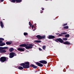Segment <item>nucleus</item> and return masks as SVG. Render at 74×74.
<instances>
[{
    "label": "nucleus",
    "instance_id": "423d86ee",
    "mask_svg": "<svg viewBox=\"0 0 74 74\" xmlns=\"http://www.w3.org/2000/svg\"><path fill=\"white\" fill-rule=\"evenodd\" d=\"M16 56V53L12 52L10 53L9 57L10 58H14V56Z\"/></svg>",
    "mask_w": 74,
    "mask_h": 74
},
{
    "label": "nucleus",
    "instance_id": "20e7f679",
    "mask_svg": "<svg viewBox=\"0 0 74 74\" xmlns=\"http://www.w3.org/2000/svg\"><path fill=\"white\" fill-rule=\"evenodd\" d=\"M8 47H0V53H5L6 51L5 49H7Z\"/></svg>",
    "mask_w": 74,
    "mask_h": 74
},
{
    "label": "nucleus",
    "instance_id": "0eeeda50",
    "mask_svg": "<svg viewBox=\"0 0 74 74\" xmlns=\"http://www.w3.org/2000/svg\"><path fill=\"white\" fill-rule=\"evenodd\" d=\"M7 61V58L5 57H2L0 58V62H5Z\"/></svg>",
    "mask_w": 74,
    "mask_h": 74
},
{
    "label": "nucleus",
    "instance_id": "cd10ccee",
    "mask_svg": "<svg viewBox=\"0 0 74 74\" xmlns=\"http://www.w3.org/2000/svg\"><path fill=\"white\" fill-rule=\"evenodd\" d=\"M24 36H27V35H28V34L27 33L24 32Z\"/></svg>",
    "mask_w": 74,
    "mask_h": 74
},
{
    "label": "nucleus",
    "instance_id": "f257e3e1",
    "mask_svg": "<svg viewBox=\"0 0 74 74\" xmlns=\"http://www.w3.org/2000/svg\"><path fill=\"white\" fill-rule=\"evenodd\" d=\"M29 64V62H25V65L24 66V69H29V68H30V67H32L33 69H35L38 68L37 66L34 65V64H31L30 66Z\"/></svg>",
    "mask_w": 74,
    "mask_h": 74
},
{
    "label": "nucleus",
    "instance_id": "393cba45",
    "mask_svg": "<svg viewBox=\"0 0 74 74\" xmlns=\"http://www.w3.org/2000/svg\"><path fill=\"white\" fill-rule=\"evenodd\" d=\"M63 28L64 29H69V26H66L64 27H63Z\"/></svg>",
    "mask_w": 74,
    "mask_h": 74
},
{
    "label": "nucleus",
    "instance_id": "7c9ffc66",
    "mask_svg": "<svg viewBox=\"0 0 74 74\" xmlns=\"http://www.w3.org/2000/svg\"><path fill=\"white\" fill-rule=\"evenodd\" d=\"M63 36V35L61 34H59V36Z\"/></svg>",
    "mask_w": 74,
    "mask_h": 74
},
{
    "label": "nucleus",
    "instance_id": "9d476101",
    "mask_svg": "<svg viewBox=\"0 0 74 74\" xmlns=\"http://www.w3.org/2000/svg\"><path fill=\"white\" fill-rule=\"evenodd\" d=\"M39 62L40 63H42V64H47V61L45 60L40 61Z\"/></svg>",
    "mask_w": 74,
    "mask_h": 74
},
{
    "label": "nucleus",
    "instance_id": "4468645a",
    "mask_svg": "<svg viewBox=\"0 0 74 74\" xmlns=\"http://www.w3.org/2000/svg\"><path fill=\"white\" fill-rule=\"evenodd\" d=\"M29 25H30V27H32V29H33L34 27V25H32V24L30 23V22H29Z\"/></svg>",
    "mask_w": 74,
    "mask_h": 74
},
{
    "label": "nucleus",
    "instance_id": "6e6552de",
    "mask_svg": "<svg viewBox=\"0 0 74 74\" xmlns=\"http://www.w3.org/2000/svg\"><path fill=\"white\" fill-rule=\"evenodd\" d=\"M36 37L38 38V40H41L42 39H44V38H45V36H41L40 35H38L36 36Z\"/></svg>",
    "mask_w": 74,
    "mask_h": 74
},
{
    "label": "nucleus",
    "instance_id": "6ab92c4d",
    "mask_svg": "<svg viewBox=\"0 0 74 74\" xmlns=\"http://www.w3.org/2000/svg\"><path fill=\"white\" fill-rule=\"evenodd\" d=\"M18 69L19 70H23V69H24V68H23L21 66H19L18 67Z\"/></svg>",
    "mask_w": 74,
    "mask_h": 74
},
{
    "label": "nucleus",
    "instance_id": "2f4dec72",
    "mask_svg": "<svg viewBox=\"0 0 74 74\" xmlns=\"http://www.w3.org/2000/svg\"><path fill=\"white\" fill-rule=\"evenodd\" d=\"M34 29H34V30H33V31H35V30H36V27H34Z\"/></svg>",
    "mask_w": 74,
    "mask_h": 74
},
{
    "label": "nucleus",
    "instance_id": "c756f323",
    "mask_svg": "<svg viewBox=\"0 0 74 74\" xmlns=\"http://www.w3.org/2000/svg\"><path fill=\"white\" fill-rule=\"evenodd\" d=\"M39 51H42V49H41V48H39Z\"/></svg>",
    "mask_w": 74,
    "mask_h": 74
},
{
    "label": "nucleus",
    "instance_id": "f8f14e48",
    "mask_svg": "<svg viewBox=\"0 0 74 74\" xmlns=\"http://www.w3.org/2000/svg\"><path fill=\"white\" fill-rule=\"evenodd\" d=\"M18 51H20V52H23L25 51V50L23 49H22L21 48H19L18 49Z\"/></svg>",
    "mask_w": 74,
    "mask_h": 74
},
{
    "label": "nucleus",
    "instance_id": "f03ea898",
    "mask_svg": "<svg viewBox=\"0 0 74 74\" xmlns=\"http://www.w3.org/2000/svg\"><path fill=\"white\" fill-rule=\"evenodd\" d=\"M55 41L57 42H60V43H63L64 44H65V45H69V44H70V42L67 41H66L65 42H64V41L60 38H57L56 39Z\"/></svg>",
    "mask_w": 74,
    "mask_h": 74
},
{
    "label": "nucleus",
    "instance_id": "ddd939ff",
    "mask_svg": "<svg viewBox=\"0 0 74 74\" xmlns=\"http://www.w3.org/2000/svg\"><path fill=\"white\" fill-rule=\"evenodd\" d=\"M0 25L1 28H3L4 27V24H3V23L2 21H1L0 22Z\"/></svg>",
    "mask_w": 74,
    "mask_h": 74
},
{
    "label": "nucleus",
    "instance_id": "f704fd0d",
    "mask_svg": "<svg viewBox=\"0 0 74 74\" xmlns=\"http://www.w3.org/2000/svg\"><path fill=\"white\" fill-rule=\"evenodd\" d=\"M42 10L43 11L44 10V8H42Z\"/></svg>",
    "mask_w": 74,
    "mask_h": 74
},
{
    "label": "nucleus",
    "instance_id": "4be33fe9",
    "mask_svg": "<svg viewBox=\"0 0 74 74\" xmlns=\"http://www.w3.org/2000/svg\"><path fill=\"white\" fill-rule=\"evenodd\" d=\"M26 45L27 46H34V45L32 44H26Z\"/></svg>",
    "mask_w": 74,
    "mask_h": 74
},
{
    "label": "nucleus",
    "instance_id": "2eb2a0df",
    "mask_svg": "<svg viewBox=\"0 0 74 74\" xmlns=\"http://www.w3.org/2000/svg\"><path fill=\"white\" fill-rule=\"evenodd\" d=\"M34 42H37L38 43H40V42H41V40H34Z\"/></svg>",
    "mask_w": 74,
    "mask_h": 74
},
{
    "label": "nucleus",
    "instance_id": "f3484780",
    "mask_svg": "<svg viewBox=\"0 0 74 74\" xmlns=\"http://www.w3.org/2000/svg\"><path fill=\"white\" fill-rule=\"evenodd\" d=\"M25 65V63H21L20 64L21 66H23V68H24V66Z\"/></svg>",
    "mask_w": 74,
    "mask_h": 74
},
{
    "label": "nucleus",
    "instance_id": "39448f33",
    "mask_svg": "<svg viewBox=\"0 0 74 74\" xmlns=\"http://www.w3.org/2000/svg\"><path fill=\"white\" fill-rule=\"evenodd\" d=\"M4 40V39L3 38H0V46L1 47H2L5 45V43L4 42L3 43V41Z\"/></svg>",
    "mask_w": 74,
    "mask_h": 74
},
{
    "label": "nucleus",
    "instance_id": "c85d7f7f",
    "mask_svg": "<svg viewBox=\"0 0 74 74\" xmlns=\"http://www.w3.org/2000/svg\"><path fill=\"white\" fill-rule=\"evenodd\" d=\"M67 25V23H66L65 24H64V25H63V26H66Z\"/></svg>",
    "mask_w": 74,
    "mask_h": 74
},
{
    "label": "nucleus",
    "instance_id": "b1692460",
    "mask_svg": "<svg viewBox=\"0 0 74 74\" xmlns=\"http://www.w3.org/2000/svg\"><path fill=\"white\" fill-rule=\"evenodd\" d=\"M42 49L44 50H45L46 49V46L44 45L42 46Z\"/></svg>",
    "mask_w": 74,
    "mask_h": 74
},
{
    "label": "nucleus",
    "instance_id": "4c0bfd02",
    "mask_svg": "<svg viewBox=\"0 0 74 74\" xmlns=\"http://www.w3.org/2000/svg\"><path fill=\"white\" fill-rule=\"evenodd\" d=\"M3 20H5V19H3Z\"/></svg>",
    "mask_w": 74,
    "mask_h": 74
},
{
    "label": "nucleus",
    "instance_id": "bb28decb",
    "mask_svg": "<svg viewBox=\"0 0 74 74\" xmlns=\"http://www.w3.org/2000/svg\"><path fill=\"white\" fill-rule=\"evenodd\" d=\"M61 34H63V35H65V34H67V32H63L62 33H61Z\"/></svg>",
    "mask_w": 74,
    "mask_h": 74
},
{
    "label": "nucleus",
    "instance_id": "9b49d317",
    "mask_svg": "<svg viewBox=\"0 0 74 74\" xmlns=\"http://www.w3.org/2000/svg\"><path fill=\"white\" fill-rule=\"evenodd\" d=\"M55 38V37L54 36L51 35L49 36V39H53Z\"/></svg>",
    "mask_w": 74,
    "mask_h": 74
},
{
    "label": "nucleus",
    "instance_id": "412c9836",
    "mask_svg": "<svg viewBox=\"0 0 74 74\" xmlns=\"http://www.w3.org/2000/svg\"><path fill=\"white\" fill-rule=\"evenodd\" d=\"M16 0H10V1L12 3H15L16 2Z\"/></svg>",
    "mask_w": 74,
    "mask_h": 74
},
{
    "label": "nucleus",
    "instance_id": "1a4fd4ad",
    "mask_svg": "<svg viewBox=\"0 0 74 74\" xmlns=\"http://www.w3.org/2000/svg\"><path fill=\"white\" fill-rule=\"evenodd\" d=\"M35 63L36 64V65L39 66V67H42V66H43V64L40 63H40L38 62H35Z\"/></svg>",
    "mask_w": 74,
    "mask_h": 74
},
{
    "label": "nucleus",
    "instance_id": "a878e982",
    "mask_svg": "<svg viewBox=\"0 0 74 74\" xmlns=\"http://www.w3.org/2000/svg\"><path fill=\"white\" fill-rule=\"evenodd\" d=\"M62 39L64 41H67V38H63Z\"/></svg>",
    "mask_w": 74,
    "mask_h": 74
},
{
    "label": "nucleus",
    "instance_id": "aec40b11",
    "mask_svg": "<svg viewBox=\"0 0 74 74\" xmlns=\"http://www.w3.org/2000/svg\"><path fill=\"white\" fill-rule=\"evenodd\" d=\"M65 37L66 38H69L70 37V35L69 34H67L65 35Z\"/></svg>",
    "mask_w": 74,
    "mask_h": 74
},
{
    "label": "nucleus",
    "instance_id": "473e14b6",
    "mask_svg": "<svg viewBox=\"0 0 74 74\" xmlns=\"http://www.w3.org/2000/svg\"><path fill=\"white\" fill-rule=\"evenodd\" d=\"M42 11L41 10L40 11V13H42L43 12V11L41 12Z\"/></svg>",
    "mask_w": 74,
    "mask_h": 74
},
{
    "label": "nucleus",
    "instance_id": "5701e85b",
    "mask_svg": "<svg viewBox=\"0 0 74 74\" xmlns=\"http://www.w3.org/2000/svg\"><path fill=\"white\" fill-rule=\"evenodd\" d=\"M21 2H22V0H17L16 2L17 3H21Z\"/></svg>",
    "mask_w": 74,
    "mask_h": 74
},
{
    "label": "nucleus",
    "instance_id": "72a5a7b5",
    "mask_svg": "<svg viewBox=\"0 0 74 74\" xmlns=\"http://www.w3.org/2000/svg\"><path fill=\"white\" fill-rule=\"evenodd\" d=\"M4 1V0H1V2H3Z\"/></svg>",
    "mask_w": 74,
    "mask_h": 74
},
{
    "label": "nucleus",
    "instance_id": "7ed1b4c3",
    "mask_svg": "<svg viewBox=\"0 0 74 74\" xmlns=\"http://www.w3.org/2000/svg\"><path fill=\"white\" fill-rule=\"evenodd\" d=\"M34 46H27L26 45V44H23L20 45L19 47H25L26 49H29L33 48V47Z\"/></svg>",
    "mask_w": 74,
    "mask_h": 74
},
{
    "label": "nucleus",
    "instance_id": "a211bd4d",
    "mask_svg": "<svg viewBox=\"0 0 74 74\" xmlns=\"http://www.w3.org/2000/svg\"><path fill=\"white\" fill-rule=\"evenodd\" d=\"M6 44L7 45H11L12 43L11 42H6Z\"/></svg>",
    "mask_w": 74,
    "mask_h": 74
},
{
    "label": "nucleus",
    "instance_id": "c9c22d12",
    "mask_svg": "<svg viewBox=\"0 0 74 74\" xmlns=\"http://www.w3.org/2000/svg\"><path fill=\"white\" fill-rule=\"evenodd\" d=\"M35 25L36 27H37V26H36V23L35 24Z\"/></svg>",
    "mask_w": 74,
    "mask_h": 74
},
{
    "label": "nucleus",
    "instance_id": "e433bc0d",
    "mask_svg": "<svg viewBox=\"0 0 74 74\" xmlns=\"http://www.w3.org/2000/svg\"><path fill=\"white\" fill-rule=\"evenodd\" d=\"M56 34H57V35H58V33H56Z\"/></svg>",
    "mask_w": 74,
    "mask_h": 74
},
{
    "label": "nucleus",
    "instance_id": "dca6fc26",
    "mask_svg": "<svg viewBox=\"0 0 74 74\" xmlns=\"http://www.w3.org/2000/svg\"><path fill=\"white\" fill-rule=\"evenodd\" d=\"M14 49L12 48H10L9 49V51L10 52H12L13 51H14Z\"/></svg>",
    "mask_w": 74,
    "mask_h": 74
}]
</instances>
